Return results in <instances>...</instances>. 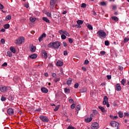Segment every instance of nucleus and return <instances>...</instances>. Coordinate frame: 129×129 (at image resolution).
Here are the masks:
<instances>
[{"label":"nucleus","instance_id":"nucleus-15","mask_svg":"<svg viewBox=\"0 0 129 129\" xmlns=\"http://www.w3.org/2000/svg\"><path fill=\"white\" fill-rule=\"evenodd\" d=\"M98 108L100 109L102 112H106L107 111L106 110H105V108H104V107H102L101 106H99Z\"/></svg>","mask_w":129,"mask_h":129},{"label":"nucleus","instance_id":"nucleus-36","mask_svg":"<svg viewBox=\"0 0 129 129\" xmlns=\"http://www.w3.org/2000/svg\"><path fill=\"white\" fill-rule=\"evenodd\" d=\"M81 92H82V93H83L84 92H86V88H83L82 89H81Z\"/></svg>","mask_w":129,"mask_h":129},{"label":"nucleus","instance_id":"nucleus-16","mask_svg":"<svg viewBox=\"0 0 129 129\" xmlns=\"http://www.w3.org/2000/svg\"><path fill=\"white\" fill-rule=\"evenodd\" d=\"M30 51L31 52H32V53L36 52V46H34V45L31 46L30 47Z\"/></svg>","mask_w":129,"mask_h":129},{"label":"nucleus","instance_id":"nucleus-18","mask_svg":"<svg viewBox=\"0 0 129 129\" xmlns=\"http://www.w3.org/2000/svg\"><path fill=\"white\" fill-rule=\"evenodd\" d=\"M92 120V117H88L85 119L86 122H90Z\"/></svg>","mask_w":129,"mask_h":129},{"label":"nucleus","instance_id":"nucleus-19","mask_svg":"<svg viewBox=\"0 0 129 129\" xmlns=\"http://www.w3.org/2000/svg\"><path fill=\"white\" fill-rule=\"evenodd\" d=\"M41 90L43 92V93H48V89L46 88H42Z\"/></svg>","mask_w":129,"mask_h":129},{"label":"nucleus","instance_id":"nucleus-39","mask_svg":"<svg viewBox=\"0 0 129 129\" xmlns=\"http://www.w3.org/2000/svg\"><path fill=\"white\" fill-rule=\"evenodd\" d=\"M46 16L48 17V18H51V17L52 16V14H51V13L49 12H47L46 13Z\"/></svg>","mask_w":129,"mask_h":129},{"label":"nucleus","instance_id":"nucleus-56","mask_svg":"<svg viewBox=\"0 0 129 129\" xmlns=\"http://www.w3.org/2000/svg\"><path fill=\"white\" fill-rule=\"evenodd\" d=\"M63 46L64 47H67L68 46V44H67V43L63 42Z\"/></svg>","mask_w":129,"mask_h":129},{"label":"nucleus","instance_id":"nucleus-64","mask_svg":"<svg viewBox=\"0 0 129 129\" xmlns=\"http://www.w3.org/2000/svg\"><path fill=\"white\" fill-rule=\"evenodd\" d=\"M116 6H113L112 7V10H116Z\"/></svg>","mask_w":129,"mask_h":129},{"label":"nucleus","instance_id":"nucleus-20","mask_svg":"<svg viewBox=\"0 0 129 129\" xmlns=\"http://www.w3.org/2000/svg\"><path fill=\"white\" fill-rule=\"evenodd\" d=\"M42 20L43 21H44V22H46V23H48V24H50V20H49L47 18L43 17Z\"/></svg>","mask_w":129,"mask_h":129},{"label":"nucleus","instance_id":"nucleus-1","mask_svg":"<svg viewBox=\"0 0 129 129\" xmlns=\"http://www.w3.org/2000/svg\"><path fill=\"white\" fill-rule=\"evenodd\" d=\"M98 37L100 39H105L106 38V33L103 30H99L97 32Z\"/></svg>","mask_w":129,"mask_h":129},{"label":"nucleus","instance_id":"nucleus-50","mask_svg":"<svg viewBox=\"0 0 129 129\" xmlns=\"http://www.w3.org/2000/svg\"><path fill=\"white\" fill-rule=\"evenodd\" d=\"M67 128L68 129H76V128L74 127L73 126H69Z\"/></svg>","mask_w":129,"mask_h":129},{"label":"nucleus","instance_id":"nucleus-11","mask_svg":"<svg viewBox=\"0 0 129 129\" xmlns=\"http://www.w3.org/2000/svg\"><path fill=\"white\" fill-rule=\"evenodd\" d=\"M0 90L1 92H3V93L7 92V87L5 86H2L1 87Z\"/></svg>","mask_w":129,"mask_h":129},{"label":"nucleus","instance_id":"nucleus-13","mask_svg":"<svg viewBox=\"0 0 129 129\" xmlns=\"http://www.w3.org/2000/svg\"><path fill=\"white\" fill-rule=\"evenodd\" d=\"M115 89L117 91H120V90H121V87H120V85H119V84H117L116 85Z\"/></svg>","mask_w":129,"mask_h":129},{"label":"nucleus","instance_id":"nucleus-41","mask_svg":"<svg viewBox=\"0 0 129 129\" xmlns=\"http://www.w3.org/2000/svg\"><path fill=\"white\" fill-rule=\"evenodd\" d=\"M100 5H101L103 7H104V6H106V3L104 2H102L100 3Z\"/></svg>","mask_w":129,"mask_h":129},{"label":"nucleus","instance_id":"nucleus-4","mask_svg":"<svg viewBox=\"0 0 129 129\" xmlns=\"http://www.w3.org/2000/svg\"><path fill=\"white\" fill-rule=\"evenodd\" d=\"M58 33L60 35H66L68 37H70V34L67 31L60 30H59Z\"/></svg>","mask_w":129,"mask_h":129},{"label":"nucleus","instance_id":"nucleus-5","mask_svg":"<svg viewBox=\"0 0 129 129\" xmlns=\"http://www.w3.org/2000/svg\"><path fill=\"white\" fill-rule=\"evenodd\" d=\"M91 127L92 129H97L98 127H99V124H98V123L94 122L92 123Z\"/></svg>","mask_w":129,"mask_h":129},{"label":"nucleus","instance_id":"nucleus-49","mask_svg":"<svg viewBox=\"0 0 129 129\" xmlns=\"http://www.w3.org/2000/svg\"><path fill=\"white\" fill-rule=\"evenodd\" d=\"M104 44L105 46H108L109 45V42L108 41H105Z\"/></svg>","mask_w":129,"mask_h":129},{"label":"nucleus","instance_id":"nucleus-3","mask_svg":"<svg viewBox=\"0 0 129 129\" xmlns=\"http://www.w3.org/2000/svg\"><path fill=\"white\" fill-rule=\"evenodd\" d=\"M24 41L25 38H24V37H21L16 40V44H17V45H21V44L23 43Z\"/></svg>","mask_w":129,"mask_h":129},{"label":"nucleus","instance_id":"nucleus-28","mask_svg":"<svg viewBox=\"0 0 129 129\" xmlns=\"http://www.w3.org/2000/svg\"><path fill=\"white\" fill-rule=\"evenodd\" d=\"M118 114L119 117H120L121 118L123 117V113H122V112L119 111L118 112Z\"/></svg>","mask_w":129,"mask_h":129},{"label":"nucleus","instance_id":"nucleus-10","mask_svg":"<svg viewBox=\"0 0 129 129\" xmlns=\"http://www.w3.org/2000/svg\"><path fill=\"white\" fill-rule=\"evenodd\" d=\"M43 38H46V33H43L38 38L39 42H42Z\"/></svg>","mask_w":129,"mask_h":129},{"label":"nucleus","instance_id":"nucleus-29","mask_svg":"<svg viewBox=\"0 0 129 129\" xmlns=\"http://www.w3.org/2000/svg\"><path fill=\"white\" fill-rule=\"evenodd\" d=\"M112 19L113 20V21H115V22L118 21V18H117V17H112Z\"/></svg>","mask_w":129,"mask_h":129},{"label":"nucleus","instance_id":"nucleus-51","mask_svg":"<svg viewBox=\"0 0 129 129\" xmlns=\"http://www.w3.org/2000/svg\"><path fill=\"white\" fill-rule=\"evenodd\" d=\"M63 55L64 56H67V55H68V52L67 50H65L64 51H63Z\"/></svg>","mask_w":129,"mask_h":129},{"label":"nucleus","instance_id":"nucleus-2","mask_svg":"<svg viewBox=\"0 0 129 129\" xmlns=\"http://www.w3.org/2000/svg\"><path fill=\"white\" fill-rule=\"evenodd\" d=\"M39 118L43 122H49V118L46 116L41 115Z\"/></svg>","mask_w":129,"mask_h":129},{"label":"nucleus","instance_id":"nucleus-7","mask_svg":"<svg viewBox=\"0 0 129 129\" xmlns=\"http://www.w3.org/2000/svg\"><path fill=\"white\" fill-rule=\"evenodd\" d=\"M55 4H56V0H50V8L51 9H54L55 7Z\"/></svg>","mask_w":129,"mask_h":129},{"label":"nucleus","instance_id":"nucleus-44","mask_svg":"<svg viewBox=\"0 0 129 129\" xmlns=\"http://www.w3.org/2000/svg\"><path fill=\"white\" fill-rule=\"evenodd\" d=\"M128 41H129L128 38H125L124 39L123 42H124V43H126L127 42H128Z\"/></svg>","mask_w":129,"mask_h":129},{"label":"nucleus","instance_id":"nucleus-37","mask_svg":"<svg viewBox=\"0 0 129 129\" xmlns=\"http://www.w3.org/2000/svg\"><path fill=\"white\" fill-rule=\"evenodd\" d=\"M87 28H88L90 30H93V27H92V26H91V25L89 24L87 26Z\"/></svg>","mask_w":129,"mask_h":129},{"label":"nucleus","instance_id":"nucleus-45","mask_svg":"<svg viewBox=\"0 0 129 129\" xmlns=\"http://www.w3.org/2000/svg\"><path fill=\"white\" fill-rule=\"evenodd\" d=\"M118 69L120 71H122V70H123V67L122 66H119Z\"/></svg>","mask_w":129,"mask_h":129},{"label":"nucleus","instance_id":"nucleus-24","mask_svg":"<svg viewBox=\"0 0 129 129\" xmlns=\"http://www.w3.org/2000/svg\"><path fill=\"white\" fill-rule=\"evenodd\" d=\"M77 23L78 25H80L81 26V25H83V21L81 20H79L77 21Z\"/></svg>","mask_w":129,"mask_h":129},{"label":"nucleus","instance_id":"nucleus-6","mask_svg":"<svg viewBox=\"0 0 129 129\" xmlns=\"http://www.w3.org/2000/svg\"><path fill=\"white\" fill-rule=\"evenodd\" d=\"M60 46H61V44L60 43V42L59 41L53 42V48L58 49V48H59Z\"/></svg>","mask_w":129,"mask_h":129},{"label":"nucleus","instance_id":"nucleus-58","mask_svg":"<svg viewBox=\"0 0 129 129\" xmlns=\"http://www.w3.org/2000/svg\"><path fill=\"white\" fill-rule=\"evenodd\" d=\"M86 7V4L83 3L81 5V8H85Z\"/></svg>","mask_w":129,"mask_h":129},{"label":"nucleus","instance_id":"nucleus-21","mask_svg":"<svg viewBox=\"0 0 129 129\" xmlns=\"http://www.w3.org/2000/svg\"><path fill=\"white\" fill-rule=\"evenodd\" d=\"M53 45H54L53 42H50L49 44L47 45V47L48 48H52V49H53Z\"/></svg>","mask_w":129,"mask_h":129},{"label":"nucleus","instance_id":"nucleus-43","mask_svg":"<svg viewBox=\"0 0 129 129\" xmlns=\"http://www.w3.org/2000/svg\"><path fill=\"white\" fill-rule=\"evenodd\" d=\"M106 53V52H105V51H101L100 52V54H101V55H102V56L105 55Z\"/></svg>","mask_w":129,"mask_h":129},{"label":"nucleus","instance_id":"nucleus-25","mask_svg":"<svg viewBox=\"0 0 129 129\" xmlns=\"http://www.w3.org/2000/svg\"><path fill=\"white\" fill-rule=\"evenodd\" d=\"M10 51H11L12 52V53H16V48H14L13 47H11L10 48Z\"/></svg>","mask_w":129,"mask_h":129},{"label":"nucleus","instance_id":"nucleus-8","mask_svg":"<svg viewBox=\"0 0 129 129\" xmlns=\"http://www.w3.org/2000/svg\"><path fill=\"white\" fill-rule=\"evenodd\" d=\"M7 113L9 115H14V109L12 108H10L7 110Z\"/></svg>","mask_w":129,"mask_h":129},{"label":"nucleus","instance_id":"nucleus-35","mask_svg":"<svg viewBox=\"0 0 129 129\" xmlns=\"http://www.w3.org/2000/svg\"><path fill=\"white\" fill-rule=\"evenodd\" d=\"M81 109V107L80 105H78L76 107V110H80Z\"/></svg>","mask_w":129,"mask_h":129},{"label":"nucleus","instance_id":"nucleus-12","mask_svg":"<svg viewBox=\"0 0 129 129\" xmlns=\"http://www.w3.org/2000/svg\"><path fill=\"white\" fill-rule=\"evenodd\" d=\"M42 56H44V58L47 59V58H48V53H47V52L45 50H42Z\"/></svg>","mask_w":129,"mask_h":129},{"label":"nucleus","instance_id":"nucleus-62","mask_svg":"<svg viewBox=\"0 0 129 129\" xmlns=\"http://www.w3.org/2000/svg\"><path fill=\"white\" fill-rule=\"evenodd\" d=\"M51 76L52 77H56V74L55 73H53L51 74Z\"/></svg>","mask_w":129,"mask_h":129},{"label":"nucleus","instance_id":"nucleus-27","mask_svg":"<svg viewBox=\"0 0 129 129\" xmlns=\"http://www.w3.org/2000/svg\"><path fill=\"white\" fill-rule=\"evenodd\" d=\"M110 117L113 120L117 119V118H118V117H117V116H112L111 115H110Z\"/></svg>","mask_w":129,"mask_h":129},{"label":"nucleus","instance_id":"nucleus-38","mask_svg":"<svg viewBox=\"0 0 129 129\" xmlns=\"http://www.w3.org/2000/svg\"><path fill=\"white\" fill-rule=\"evenodd\" d=\"M1 101H6V100H7V98L4 97V96H2L1 97Z\"/></svg>","mask_w":129,"mask_h":129},{"label":"nucleus","instance_id":"nucleus-57","mask_svg":"<svg viewBox=\"0 0 129 129\" xmlns=\"http://www.w3.org/2000/svg\"><path fill=\"white\" fill-rule=\"evenodd\" d=\"M107 78L108 80H110V79H111V75H107Z\"/></svg>","mask_w":129,"mask_h":129},{"label":"nucleus","instance_id":"nucleus-59","mask_svg":"<svg viewBox=\"0 0 129 129\" xmlns=\"http://www.w3.org/2000/svg\"><path fill=\"white\" fill-rule=\"evenodd\" d=\"M2 67H4L5 66H8V63L7 62H4L2 65Z\"/></svg>","mask_w":129,"mask_h":129},{"label":"nucleus","instance_id":"nucleus-48","mask_svg":"<svg viewBox=\"0 0 129 129\" xmlns=\"http://www.w3.org/2000/svg\"><path fill=\"white\" fill-rule=\"evenodd\" d=\"M75 106H76V105L75 104H73L71 106V108H72V109H74V108H75Z\"/></svg>","mask_w":129,"mask_h":129},{"label":"nucleus","instance_id":"nucleus-60","mask_svg":"<svg viewBox=\"0 0 129 129\" xmlns=\"http://www.w3.org/2000/svg\"><path fill=\"white\" fill-rule=\"evenodd\" d=\"M69 101L70 103H73V102H74V101H73V99H70Z\"/></svg>","mask_w":129,"mask_h":129},{"label":"nucleus","instance_id":"nucleus-22","mask_svg":"<svg viewBox=\"0 0 129 129\" xmlns=\"http://www.w3.org/2000/svg\"><path fill=\"white\" fill-rule=\"evenodd\" d=\"M30 58L31 59H36L37 58V54H33L29 56Z\"/></svg>","mask_w":129,"mask_h":129},{"label":"nucleus","instance_id":"nucleus-33","mask_svg":"<svg viewBox=\"0 0 129 129\" xmlns=\"http://www.w3.org/2000/svg\"><path fill=\"white\" fill-rule=\"evenodd\" d=\"M60 80V78H55L54 80L53 81L55 82V83H57V82H58V81Z\"/></svg>","mask_w":129,"mask_h":129},{"label":"nucleus","instance_id":"nucleus-61","mask_svg":"<svg viewBox=\"0 0 129 129\" xmlns=\"http://www.w3.org/2000/svg\"><path fill=\"white\" fill-rule=\"evenodd\" d=\"M4 9V5L0 3V9L3 10Z\"/></svg>","mask_w":129,"mask_h":129},{"label":"nucleus","instance_id":"nucleus-26","mask_svg":"<svg viewBox=\"0 0 129 129\" xmlns=\"http://www.w3.org/2000/svg\"><path fill=\"white\" fill-rule=\"evenodd\" d=\"M30 22H31V23H34L35 22H36V18H33V17H30L29 19Z\"/></svg>","mask_w":129,"mask_h":129},{"label":"nucleus","instance_id":"nucleus-40","mask_svg":"<svg viewBox=\"0 0 129 129\" xmlns=\"http://www.w3.org/2000/svg\"><path fill=\"white\" fill-rule=\"evenodd\" d=\"M121 83L122 85L124 86V84H125V80L122 79L121 81Z\"/></svg>","mask_w":129,"mask_h":129},{"label":"nucleus","instance_id":"nucleus-32","mask_svg":"<svg viewBox=\"0 0 129 129\" xmlns=\"http://www.w3.org/2000/svg\"><path fill=\"white\" fill-rule=\"evenodd\" d=\"M11 19H12V16H11V15H8L6 17V21H9V20H11Z\"/></svg>","mask_w":129,"mask_h":129},{"label":"nucleus","instance_id":"nucleus-42","mask_svg":"<svg viewBox=\"0 0 129 129\" xmlns=\"http://www.w3.org/2000/svg\"><path fill=\"white\" fill-rule=\"evenodd\" d=\"M61 38L62 40H65V39H66V36L64 34H61Z\"/></svg>","mask_w":129,"mask_h":129},{"label":"nucleus","instance_id":"nucleus-31","mask_svg":"<svg viewBox=\"0 0 129 129\" xmlns=\"http://www.w3.org/2000/svg\"><path fill=\"white\" fill-rule=\"evenodd\" d=\"M7 54V56H9V57H12L13 56V53H12L11 51H8Z\"/></svg>","mask_w":129,"mask_h":129},{"label":"nucleus","instance_id":"nucleus-17","mask_svg":"<svg viewBox=\"0 0 129 129\" xmlns=\"http://www.w3.org/2000/svg\"><path fill=\"white\" fill-rule=\"evenodd\" d=\"M56 65H57V66H58V67L62 66H63V62H62L60 60H58L56 62Z\"/></svg>","mask_w":129,"mask_h":129},{"label":"nucleus","instance_id":"nucleus-54","mask_svg":"<svg viewBox=\"0 0 129 129\" xmlns=\"http://www.w3.org/2000/svg\"><path fill=\"white\" fill-rule=\"evenodd\" d=\"M89 63V61H88V60H85L84 61V64H85L86 65H87V64Z\"/></svg>","mask_w":129,"mask_h":129},{"label":"nucleus","instance_id":"nucleus-47","mask_svg":"<svg viewBox=\"0 0 129 129\" xmlns=\"http://www.w3.org/2000/svg\"><path fill=\"white\" fill-rule=\"evenodd\" d=\"M9 28H10V24H8L5 25V29H9Z\"/></svg>","mask_w":129,"mask_h":129},{"label":"nucleus","instance_id":"nucleus-63","mask_svg":"<svg viewBox=\"0 0 129 129\" xmlns=\"http://www.w3.org/2000/svg\"><path fill=\"white\" fill-rule=\"evenodd\" d=\"M124 116H128L129 114L128 113L125 112L124 113Z\"/></svg>","mask_w":129,"mask_h":129},{"label":"nucleus","instance_id":"nucleus-30","mask_svg":"<svg viewBox=\"0 0 129 129\" xmlns=\"http://www.w3.org/2000/svg\"><path fill=\"white\" fill-rule=\"evenodd\" d=\"M64 92L65 93H70V89L65 88H64Z\"/></svg>","mask_w":129,"mask_h":129},{"label":"nucleus","instance_id":"nucleus-52","mask_svg":"<svg viewBox=\"0 0 129 129\" xmlns=\"http://www.w3.org/2000/svg\"><path fill=\"white\" fill-rule=\"evenodd\" d=\"M59 109V106H56L55 108L54 109V111H57Z\"/></svg>","mask_w":129,"mask_h":129},{"label":"nucleus","instance_id":"nucleus-14","mask_svg":"<svg viewBox=\"0 0 129 129\" xmlns=\"http://www.w3.org/2000/svg\"><path fill=\"white\" fill-rule=\"evenodd\" d=\"M14 99H15V96L13 94H10L8 97V100H10V101H12Z\"/></svg>","mask_w":129,"mask_h":129},{"label":"nucleus","instance_id":"nucleus-34","mask_svg":"<svg viewBox=\"0 0 129 129\" xmlns=\"http://www.w3.org/2000/svg\"><path fill=\"white\" fill-rule=\"evenodd\" d=\"M73 28L77 27L78 29H80V28H81V25L79 24H76V25H73Z\"/></svg>","mask_w":129,"mask_h":129},{"label":"nucleus","instance_id":"nucleus-55","mask_svg":"<svg viewBox=\"0 0 129 129\" xmlns=\"http://www.w3.org/2000/svg\"><path fill=\"white\" fill-rule=\"evenodd\" d=\"M1 42L2 43V44H5V43H6V41L4 39H2L1 40Z\"/></svg>","mask_w":129,"mask_h":129},{"label":"nucleus","instance_id":"nucleus-53","mask_svg":"<svg viewBox=\"0 0 129 129\" xmlns=\"http://www.w3.org/2000/svg\"><path fill=\"white\" fill-rule=\"evenodd\" d=\"M79 86V84H78V83H76V84H75L74 85V87L75 88H78V87Z\"/></svg>","mask_w":129,"mask_h":129},{"label":"nucleus","instance_id":"nucleus-46","mask_svg":"<svg viewBox=\"0 0 129 129\" xmlns=\"http://www.w3.org/2000/svg\"><path fill=\"white\" fill-rule=\"evenodd\" d=\"M69 42L72 44L73 43V39L71 38H69Z\"/></svg>","mask_w":129,"mask_h":129},{"label":"nucleus","instance_id":"nucleus-9","mask_svg":"<svg viewBox=\"0 0 129 129\" xmlns=\"http://www.w3.org/2000/svg\"><path fill=\"white\" fill-rule=\"evenodd\" d=\"M108 103V97L107 96H105L104 97V100L103 101V104L104 105H106L107 103Z\"/></svg>","mask_w":129,"mask_h":129},{"label":"nucleus","instance_id":"nucleus-23","mask_svg":"<svg viewBox=\"0 0 129 129\" xmlns=\"http://www.w3.org/2000/svg\"><path fill=\"white\" fill-rule=\"evenodd\" d=\"M72 82V79H69L67 81V85H71Z\"/></svg>","mask_w":129,"mask_h":129}]
</instances>
